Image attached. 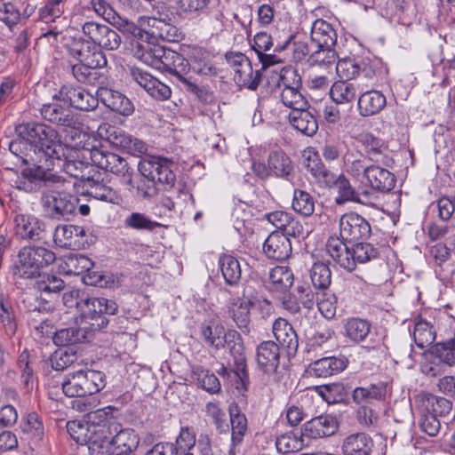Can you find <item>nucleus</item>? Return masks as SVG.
<instances>
[{
    "mask_svg": "<svg viewBox=\"0 0 455 455\" xmlns=\"http://www.w3.org/2000/svg\"><path fill=\"white\" fill-rule=\"evenodd\" d=\"M140 177L132 179L130 189H135L139 196L150 198L157 194V184L172 188L176 176L172 163L163 158L143 159L139 164Z\"/></svg>",
    "mask_w": 455,
    "mask_h": 455,
    "instance_id": "f257e3e1",
    "label": "nucleus"
},
{
    "mask_svg": "<svg viewBox=\"0 0 455 455\" xmlns=\"http://www.w3.org/2000/svg\"><path fill=\"white\" fill-rule=\"evenodd\" d=\"M105 387V375L100 371L79 370L67 375L61 384L68 397L91 395Z\"/></svg>",
    "mask_w": 455,
    "mask_h": 455,
    "instance_id": "f03ea898",
    "label": "nucleus"
},
{
    "mask_svg": "<svg viewBox=\"0 0 455 455\" xmlns=\"http://www.w3.org/2000/svg\"><path fill=\"white\" fill-rule=\"evenodd\" d=\"M55 260V253L45 247L26 246L19 251L14 274L22 278H33Z\"/></svg>",
    "mask_w": 455,
    "mask_h": 455,
    "instance_id": "7ed1b4c3",
    "label": "nucleus"
},
{
    "mask_svg": "<svg viewBox=\"0 0 455 455\" xmlns=\"http://www.w3.org/2000/svg\"><path fill=\"white\" fill-rule=\"evenodd\" d=\"M82 319L92 330H101L108 324L107 315H115L117 311L116 302L105 298H86L76 302Z\"/></svg>",
    "mask_w": 455,
    "mask_h": 455,
    "instance_id": "20e7f679",
    "label": "nucleus"
},
{
    "mask_svg": "<svg viewBox=\"0 0 455 455\" xmlns=\"http://www.w3.org/2000/svg\"><path fill=\"white\" fill-rule=\"evenodd\" d=\"M278 86L282 88L280 97L283 104L291 110L309 106L299 92L301 79L293 68H283L278 76Z\"/></svg>",
    "mask_w": 455,
    "mask_h": 455,
    "instance_id": "39448f33",
    "label": "nucleus"
},
{
    "mask_svg": "<svg viewBox=\"0 0 455 455\" xmlns=\"http://www.w3.org/2000/svg\"><path fill=\"white\" fill-rule=\"evenodd\" d=\"M228 66L234 72V81L239 86L256 90L261 80L259 70L254 71L250 60L242 52H228L225 54Z\"/></svg>",
    "mask_w": 455,
    "mask_h": 455,
    "instance_id": "423d86ee",
    "label": "nucleus"
},
{
    "mask_svg": "<svg viewBox=\"0 0 455 455\" xmlns=\"http://www.w3.org/2000/svg\"><path fill=\"white\" fill-rule=\"evenodd\" d=\"M41 203L47 216L60 220L68 219L75 212L77 198L64 192L44 188Z\"/></svg>",
    "mask_w": 455,
    "mask_h": 455,
    "instance_id": "0eeeda50",
    "label": "nucleus"
},
{
    "mask_svg": "<svg viewBox=\"0 0 455 455\" xmlns=\"http://www.w3.org/2000/svg\"><path fill=\"white\" fill-rule=\"evenodd\" d=\"M125 39L129 40L132 48H138L139 52H148L151 45H156L160 41L178 42L180 38V32L173 34L170 30H119Z\"/></svg>",
    "mask_w": 455,
    "mask_h": 455,
    "instance_id": "6e6552de",
    "label": "nucleus"
},
{
    "mask_svg": "<svg viewBox=\"0 0 455 455\" xmlns=\"http://www.w3.org/2000/svg\"><path fill=\"white\" fill-rule=\"evenodd\" d=\"M87 153L94 165L116 175L122 176L126 184L132 185V172L124 158L102 148H93L87 151Z\"/></svg>",
    "mask_w": 455,
    "mask_h": 455,
    "instance_id": "1a4fd4ad",
    "label": "nucleus"
},
{
    "mask_svg": "<svg viewBox=\"0 0 455 455\" xmlns=\"http://www.w3.org/2000/svg\"><path fill=\"white\" fill-rule=\"evenodd\" d=\"M98 133L110 144L126 149L132 155H142L148 150L147 145L143 141L132 138L116 126L107 123L99 126Z\"/></svg>",
    "mask_w": 455,
    "mask_h": 455,
    "instance_id": "9d476101",
    "label": "nucleus"
},
{
    "mask_svg": "<svg viewBox=\"0 0 455 455\" xmlns=\"http://www.w3.org/2000/svg\"><path fill=\"white\" fill-rule=\"evenodd\" d=\"M51 131L53 134L48 135V131H45L44 135H41L36 138L35 142V152L39 154L42 157V164L50 170L52 158H59L60 156H63L64 152L68 150L67 145L60 142L59 133L55 129L51 127Z\"/></svg>",
    "mask_w": 455,
    "mask_h": 455,
    "instance_id": "9b49d317",
    "label": "nucleus"
},
{
    "mask_svg": "<svg viewBox=\"0 0 455 455\" xmlns=\"http://www.w3.org/2000/svg\"><path fill=\"white\" fill-rule=\"evenodd\" d=\"M371 231L369 222L357 213H346L339 220V235L347 242L366 239L370 236Z\"/></svg>",
    "mask_w": 455,
    "mask_h": 455,
    "instance_id": "f8f14e48",
    "label": "nucleus"
},
{
    "mask_svg": "<svg viewBox=\"0 0 455 455\" xmlns=\"http://www.w3.org/2000/svg\"><path fill=\"white\" fill-rule=\"evenodd\" d=\"M41 115L44 119L60 126L75 128L76 124L70 106L56 97H53L52 102L43 105Z\"/></svg>",
    "mask_w": 455,
    "mask_h": 455,
    "instance_id": "ddd939ff",
    "label": "nucleus"
},
{
    "mask_svg": "<svg viewBox=\"0 0 455 455\" xmlns=\"http://www.w3.org/2000/svg\"><path fill=\"white\" fill-rule=\"evenodd\" d=\"M85 230L76 225H60L53 234L54 243L61 248L79 250L84 244Z\"/></svg>",
    "mask_w": 455,
    "mask_h": 455,
    "instance_id": "4468645a",
    "label": "nucleus"
},
{
    "mask_svg": "<svg viewBox=\"0 0 455 455\" xmlns=\"http://www.w3.org/2000/svg\"><path fill=\"white\" fill-rule=\"evenodd\" d=\"M71 51L77 56L79 60H82L85 62L87 67L99 68L107 64L104 54L94 40L76 41L71 47Z\"/></svg>",
    "mask_w": 455,
    "mask_h": 455,
    "instance_id": "2eb2a0df",
    "label": "nucleus"
},
{
    "mask_svg": "<svg viewBox=\"0 0 455 455\" xmlns=\"http://www.w3.org/2000/svg\"><path fill=\"white\" fill-rule=\"evenodd\" d=\"M387 395V385L383 381L355 387L353 401L359 405L379 406L384 403Z\"/></svg>",
    "mask_w": 455,
    "mask_h": 455,
    "instance_id": "dca6fc26",
    "label": "nucleus"
},
{
    "mask_svg": "<svg viewBox=\"0 0 455 455\" xmlns=\"http://www.w3.org/2000/svg\"><path fill=\"white\" fill-rule=\"evenodd\" d=\"M256 362L259 370L264 373H275L280 363L279 346L271 340L261 342L257 347Z\"/></svg>",
    "mask_w": 455,
    "mask_h": 455,
    "instance_id": "f3484780",
    "label": "nucleus"
},
{
    "mask_svg": "<svg viewBox=\"0 0 455 455\" xmlns=\"http://www.w3.org/2000/svg\"><path fill=\"white\" fill-rule=\"evenodd\" d=\"M362 182H364L374 190L386 193L395 188V177L387 169L377 164H371Z\"/></svg>",
    "mask_w": 455,
    "mask_h": 455,
    "instance_id": "a211bd4d",
    "label": "nucleus"
},
{
    "mask_svg": "<svg viewBox=\"0 0 455 455\" xmlns=\"http://www.w3.org/2000/svg\"><path fill=\"white\" fill-rule=\"evenodd\" d=\"M16 234L23 239L42 240L45 233V224L28 214H17L14 218Z\"/></svg>",
    "mask_w": 455,
    "mask_h": 455,
    "instance_id": "6ab92c4d",
    "label": "nucleus"
},
{
    "mask_svg": "<svg viewBox=\"0 0 455 455\" xmlns=\"http://www.w3.org/2000/svg\"><path fill=\"white\" fill-rule=\"evenodd\" d=\"M339 428L337 419L331 415L315 417L303 425V435L310 438H323L334 435Z\"/></svg>",
    "mask_w": 455,
    "mask_h": 455,
    "instance_id": "aec40b11",
    "label": "nucleus"
},
{
    "mask_svg": "<svg viewBox=\"0 0 455 455\" xmlns=\"http://www.w3.org/2000/svg\"><path fill=\"white\" fill-rule=\"evenodd\" d=\"M263 251L267 258L282 261L291 254V243L280 231L272 232L263 244Z\"/></svg>",
    "mask_w": 455,
    "mask_h": 455,
    "instance_id": "412c9836",
    "label": "nucleus"
},
{
    "mask_svg": "<svg viewBox=\"0 0 455 455\" xmlns=\"http://www.w3.org/2000/svg\"><path fill=\"white\" fill-rule=\"evenodd\" d=\"M345 241L341 236H331L326 243V252L336 264L346 270L353 271L355 269L354 258Z\"/></svg>",
    "mask_w": 455,
    "mask_h": 455,
    "instance_id": "4be33fe9",
    "label": "nucleus"
},
{
    "mask_svg": "<svg viewBox=\"0 0 455 455\" xmlns=\"http://www.w3.org/2000/svg\"><path fill=\"white\" fill-rule=\"evenodd\" d=\"M84 194L94 199L111 204H118L120 196L117 192L103 180L88 177L83 184Z\"/></svg>",
    "mask_w": 455,
    "mask_h": 455,
    "instance_id": "5701e85b",
    "label": "nucleus"
},
{
    "mask_svg": "<svg viewBox=\"0 0 455 455\" xmlns=\"http://www.w3.org/2000/svg\"><path fill=\"white\" fill-rule=\"evenodd\" d=\"M48 171L49 169L45 168L44 164L36 169H23L21 176L25 180L22 181V186H20V188H24L31 192L40 189L41 188L42 189L46 188L50 182H57L56 177Z\"/></svg>",
    "mask_w": 455,
    "mask_h": 455,
    "instance_id": "b1692460",
    "label": "nucleus"
},
{
    "mask_svg": "<svg viewBox=\"0 0 455 455\" xmlns=\"http://www.w3.org/2000/svg\"><path fill=\"white\" fill-rule=\"evenodd\" d=\"M113 455H133L136 451L140 437L132 428L119 429L113 431L111 435Z\"/></svg>",
    "mask_w": 455,
    "mask_h": 455,
    "instance_id": "393cba45",
    "label": "nucleus"
},
{
    "mask_svg": "<svg viewBox=\"0 0 455 455\" xmlns=\"http://www.w3.org/2000/svg\"><path fill=\"white\" fill-rule=\"evenodd\" d=\"M253 303L245 297L232 298L228 306V314L235 325L244 333L250 331L251 307Z\"/></svg>",
    "mask_w": 455,
    "mask_h": 455,
    "instance_id": "a878e982",
    "label": "nucleus"
},
{
    "mask_svg": "<svg viewBox=\"0 0 455 455\" xmlns=\"http://www.w3.org/2000/svg\"><path fill=\"white\" fill-rule=\"evenodd\" d=\"M387 105L386 96L378 90H370L358 97V113L363 117L379 114Z\"/></svg>",
    "mask_w": 455,
    "mask_h": 455,
    "instance_id": "bb28decb",
    "label": "nucleus"
},
{
    "mask_svg": "<svg viewBox=\"0 0 455 455\" xmlns=\"http://www.w3.org/2000/svg\"><path fill=\"white\" fill-rule=\"evenodd\" d=\"M288 119L295 130L306 136H313L318 130L317 120L308 107L291 110Z\"/></svg>",
    "mask_w": 455,
    "mask_h": 455,
    "instance_id": "cd10ccee",
    "label": "nucleus"
},
{
    "mask_svg": "<svg viewBox=\"0 0 455 455\" xmlns=\"http://www.w3.org/2000/svg\"><path fill=\"white\" fill-rule=\"evenodd\" d=\"M113 431L108 428L96 427L92 431L86 445L88 446L89 455H113V446L111 443V435Z\"/></svg>",
    "mask_w": 455,
    "mask_h": 455,
    "instance_id": "c85d7f7f",
    "label": "nucleus"
},
{
    "mask_svg": "<svg viewBox=\"0 0 455 455\" xmlns=\"http://www.w3.org/2000/svg\"><path fill=\"white\" fill-rule=\"evenodd\" d=\"M373 441L364 433H355L347 436L341 445L344 455H371Z\"/></svg>",
    "mask_w": 455,
    "mask_h": 455,
    "instance_id": "c756f323",
    "label": "nucleus"
},
{
    "mask_svg": "<svg viewBox=\"0 0 455 455\" xmlns=\"http://www.w3.org/2000/svg\"><path fill=\"white\" fill-rule=\"evenodd\" d=\"M273 333L280 347L295 352L299 346L298 337L293 327L283 318L276 319L273 323Z\"/></svg>",
    "mask_w": 455,
    "mask_h": 455,
    "instance_id": "7c9ffc66",
    "label": "nucleus"
},
{
    "mask_svg": "<svg viewBox=\"0 0 455 455\" xmlns=\"http://www.w3.org/2000/svg\"><path fill=\"white\" fill-rule=\"evenodd\" d=\"M100 92L102 101L111 110L124 116L132 113L133 105L124 94L108 89H101Z\"/></svg>",
    "mask_w": 455,
    "mask_h": 455,
    "instance_id": "2f4dec72",
    "label": "nucleus"
},
{
    "mask_svg": "<svg viewBox=\"0 0 455 455\" xmlns=\"http://www.w3.org/2000/svg\"><path fill=\"white\" fill-rule=\"evenodd\" d=\"M70 106L82 111H91L98 107L99 100L96 96L84 88H70L65 92Z\"/></svg>",
    "mask_w": 455,
    "mask_h": 455,
    "instance_id": "473e14b6",
    "label": "nucleus"
},
{
    "mask_svg": "<svg viewBox=\"0 0 455 455\" xmlns=\"http://www.w3.org/2000/svg\"><path fill=\"white\" fill-rule=\"evenodd\" d=\"M67 148L68 150L65 151L63 156H60L59 158L52 159L51 166L54 165V160H57L58 162L62 161L63 163L60 166L66 173L71 177L83 179V168L84 166L83 162L76 160L79 157V150L75 147L68 145Z\"/></svg>",
    "mask_w": 455,
    "mask_h": 455,
    "instance_id": "72a5a7b5",
    "label": "nucleus"
},
{
    "mask_svg": "<svg viewBox=\"0 0 455 455\" xmlns=\"http://www.w3.org/2000/svg\"><path fill=\"white\" fill-rule=\"evenodd\" d=\"M371 330V323L358 317H351L344 323L345 336L355 343L365 341Z\"/></svg>",
    "mask_w": 455,
    "mask_h": 455,
    "instance_id": "f704fd0d",
    "label": "nucleus"
},
{
    "mask_svg": "<svg viewBox=\"0 0 455 455\" xmlns=\"http://www.w3.org/2000/svg\"><path fill=\"white\" fill-rule=\"evenodd\" d=\"M435 328L430 322L420 316L414 319L413 339L419 348L430 346L435 341Z\"/></svg>",
    "mask_w": 455,
    "mask_h": 455,
    "instance_id": "c9c22d12",
    "label": "nucleus"
},
{
    "mask_svg": "<svg viewBox=\"0 0 455 455\" xmlns=\"http://www.w3.org/2000/svg\"><path fill=\"white\" fill-rule=\"evenodd\" d=\"M345 368L344 362L334 356L316 360L309 366V373L315 377L326 378L341 371Z\"/></svg>",
    "mask_w": 455,
    "mask_h": 455,
    "instance_id": "e433bc0d",
    "label": "nucleus"
},
{
    "mask_svg": "<svg viewBox=\"0 0 455 455\" xmlns=\"http://www.w3.org/2000/svg\"><path fill=\"white\" fill-rule=\"evenodd\" d=\"M357 94V86L346 80L333 83L330 89V97L336 104H347L355 100Z\"/></svg>",
    "mask_w": 455,
    "mask_h": 455,
    "instance_id": "4c0bfd02",
    "label": "nucleus"
},
{
    "mask_svg": "<svg viewBox=\"0 0 455 455\" xmlns=\"http://www.w3.org/2000/svg\"><path fill=\"white\" fill-rule=\"evenodd\" d=\"M219 265L226 283L231 286L238 284L242 277L239 261L231 255L223 254L219 259Z\"/></svg>",
    "mask_w": 455,
    "mask_h": 455,
    "instance_id": "58836bf2",
    "label": "nucleus"
},
{
    "mask_svg": "<svg viewBox=\"0 0 455 455\" xmlns=\"http://www.w3.org/2000/svg\"><path fill=\"white\" fill-rule=\"evenodd\" d=\"M90 332L79 327H68L57 331L53 336V342L59 347H67L79 342L89 341Z\"/></svg>",
    "mask_w": 455,
    "mask_h": 455,
    "instance_id": "ea45409f",
    "label": "nucleus"
},
{
    "mask_svg": "<svg viewBox=\"0 0 455 455\" xmlns=\"http://www.w3.org/2000/svg\"><path fill=\"white\" fill-rule=\"evenodd\" d=\"M268 169L277 177L289 178L293 172L291 159L282 150L272 151L267 158Z\"/></svg>",
    "mask_w": 455,
    "mask_h": 455,
    "instance_id": "a19ab883",
    "label": "nucleus"
},
{
    "mask_svg": "<svg viewBox=\"0 0 455 455\" xmlns=\"http://www.w3.org/2000/svg\"><path fill=\"white\" fill-rule=\"evenodd\" d=\"M91 4L98 15L101 16L106 21L116 28H121L128 25V20L116 13L109 5L108 0H91Z\"/></svg>",
    "mask_w": 455,
    "mask_h": 455,
    "instance_id": "79ce46f5",
    "label": "nucleus"
},
{
    "mask_svg": "<svg viewBox=\"0 0 455 455\" xmlns=\"http://www.w3.org/2000/svg\"><path fill=\"white\" fill-rule=\"evenodd\" d=\"M343 160L347 172L356 179H363L371 166V164L366 163V158L359 153L347 152Z\"/></svg>",
    "mask_w": 455,
    "mask_h": 455,
    "instance_id": "37998d69",
    "label": "nucleus"
},
{
    "mask_svg": "<svg viewBox=\"0 0 455 455\" xmlns=\"http://www.w3.org/2000/svg\"><path fill=\"white\" fill-rule=\"evenodd\" d=\"M192 378L196 379L198 385L208 393L217 394L220 391L221 386L217 376L202 366L192 368Z\"/></svg>",
    "mask_w": 455,
    "mask_h": 455,
    "instance_id": "c03bdc74",
    "label": "nucleus"
},
{
    "mask_svg": "<svg viewBox=\"0 0 455 455\" xmlns=\"http://www.w3.org/2000/svg\"><path fill=\"white\" fill-rule=\"evenodd\" d=\"M87 418L88 420L86 423L88 426L105 427L111 431L114 430V432H116L119 427V424L113 419L111 407H105L91 411L88 413Z\"/></svg>",
    "mask_w": 455,
    "mask_h": 455,
    "instance_id": "a18cd8bd",
    "label": "nucleus"
},
{
    "mask_svg": "<svg viewBox=\"0 0 455 455\" xmlns=\"http://www.w3.org/2000/svg\"><path fill=\"white\" fill-rule=\"evenodd\" d=\"M306 35L304 33L297 32L296 34H291L286 36V39L283 43H277L275 45V51H283L284 50L289 44L293 41V58L294 60L300 61L307 55L309 54L310 49L307 42H304L302 39Z\"/></svg>",
    "mask_w": 455,
    "mask_h": 455,
    "instance_id": "49530a36",
    "label": "nucleus"
},
{
    "mask_svg": "<svg viewBox=\"0 0 455 455\" xmlns=\"http://www.w3.org/2000/svg\"><path fill=\"white\" fill-rule=\"evenodd\" d=\"M45 131H48L50 136L53 134L51 131V126L41 123H26L16 127L17 134L31 145H35L36 138L40 137V134L45 136Z\"/></svg>",
    "mask_w": 455,
    "mask_h": 455,
    "instance_id": "de8ad7c7",
    "label": "nucleus"
},
{
    "mask_svg": "<svg viewBox=\"0 0 455 455\" xmlns=\"http://www.w3.org/2000/svg\"><path fill=\"white\" fill-rule=\"evenodd\" d=\"M427 351L448 367L455 364V339H453L436 343Z\"/></svg>",
    "mask_w": 455,
    "mask_h": 455,
    "instance_id": "09e8293b",
    "label": "nucleus"
},
{
    "mask_svg": "<svg viewBox=\"0 0 455 455\" xmlns=\"http://www.w3.org/2000/svg\"><path fill=\"white\" fill-rule=\"evenodd\" d=\"M0 323L3 325L4 332L9 337H12L17 331L15 315L11 303L5 299L4 294H0Z\"/></svg>",
    "mask_w": 455,
    "mask_h": 455,
    "instance_id": "8fccbe9b",
    "label": "nucleus"
},
{
    "mask_svg": "<svg viewBox=\"0 0 455 455\" xmlns=\"http://www.w3.org/2000/svg\"><path fill=\"white\" fill-rule=\"evenodd\" d=\"M292 209L299 214L309 217L315 211V200L307 191L295 189L291 204Z\"/></svg>",
    "mask_w": 455,
    "mask_h": 455,
    "instance_id": "3c124183",
    "label": "nucleus"
},
{
    "mask_svg": "<svg viewBox=\"0 0 455 455\" xmlns=\"http://www.w3.org/2000/svg\"><path fill=\"white\" fill-rule=\"evenodd\" d=\"M64 270L68 275H81L90 271L93 267V262L86 256L68 255L65 259Z\"/></svg>",
    "mask_w": 455,
    "mask_h": 455,
    "instance_id": "603ef678",
    "label": "nucleus"
},
{
    "mask_svg": "<svg viewBox=\"0 0 455 455\" xmlns=\"http://www.w3.org/2000/svg\"><path fill=\"white\" fill-rule=\"evenodd\" d=\"M229 414L232 429V443L233 445H236L242 442L247 431V419L236 407L230 408Z\"/></svg>",
    "mask_w": 455,
    "mask_h": 455,
    "instance_id": "864d4df0",
    "label": "nucleus"
},
{
    "mask_svg": "<svg viewBox=\"0 0 455 455\" xmlns=\"http://www.w3.org/2000/svg\"><path fill=\"white\" fill-rule=\"evenodd\" d=\"M269 279L275 290L285 291L292 285L294 278L289 267L277 266L270 271Z\"/></svg>",
    "mask_w": 455,
    "mask_h": 455,
    "instance_id": "5fc2aeb1",
    "label": "nucleus"
},
{
    "mask_svg": "<svg viewBox=\"0 0 455 455\" xmlns=\"http://www.w3.org/2000/svg\"><path fill=\"white\" fill-rule=\"evenodd\" d=\"M95 428L96 427L88 426L86 422L73 420L67 423L68 433L78 444H86Z\"/></svg>",
    "mask_w": 455,
    "mask_h": 455,
    "instance_id": "6e6d98bb",
    "label": "nucleus"
},
{
    "mask_svg": "<svg viewBox=\"0 0 455 455\" xmlns=\"http://www.w3.org/2000/svg\"><path fill=\"white\" fill-rule=\"evenodd\" d=\"M95 33L90 36L92 40L96 41L100 48L107 50H116L119 47L123 35H119L116 30H93Z\"/></svg>",
    "mask_w": 455,
    "mask_h": 455,
    "instance_id": "4d7b16f0",
    "label": "nucleus"
},
{
    "mask_svg": "<svg viewBox=\"0 0 455 455\" xmlns=\"http://www.w3.org/2000/svg\"><path fill=\"white\" fill-rule=\"evenodd\" d=\"M310 278L315 289L325 290L331 284V270L324 263H315L310 270Z\"/></svg>",
    "mask_w": 455,
    "mask_h": 455,
    "instance_id": "13d9d810",
    "label": "nucleus"
},
{
    "mask_svg": "<svg viewBox=\"0 0 455 455\" xmlns=\"http://www.w3.org/2000/svg\"><path fill=\"white\" fill-rule=\"evenodd\" d=\"M202 335L204 340L210 345L219 349L224 347L226 344V330L222 325L212 324L202 327Z\"/></svg>",
    "mask_w": 455,
    "mask_h": 455,
    "instance_id": "bf43d9fd",
    "label": "nucleus"
},
{
    "mask_svg": "<svg viewBox=\"0 0 455 455\" xmlns=\"http://www.w3.org/2000/svg\"><path fill=\"white\" fill-rule=\"evenodd\" d=\"M335 188L338 192V196L335 199L337 204H342L348 201L360 202L355 188L344 175L338 176Z\"/></svg>",
    "mask_w": 455,
    "mask_h": 455,
    "instance_id": "052dcab7",
    "label": "nucleus"
},
{
    "mask_svg": "<svg viewBox=\"0 0 455 455\" xmlns=\"http://www.w3.org/2000/svg\"><path fill=\"white\" fill-rule=\"evenodd\" d=\"M427 409L431 414H435V417H440L443 419H448L452 411V403L450 400L429 395L427 397Z\"/></svg>",
    "mask_w": 455,
    "mask_h": 455,
    "instance_id": "680f3d73",
    "label": "nucleus"
},
{
    "mask_svg": "<svg viewBox=\"0 0 455 455\" xmlns=\"http://www.w3.org/2000/svg\"><path fill=\"white\" fill-rule=\"evenodd\" d=\"M449 367L427 351L423 353V361L420 370L423 374L428 377H436L444 373Z\"/></svg>",
    "mask_w": 455,
    "mask_h": 455,
    "instance_id": "e2e57ef3",
    "label": "nucleus"
},
{
    "mask_svg": "<svg viewBox=\"0 0 455 455\" xmlns=\"http://www.w3.org/2000/svg\"><path fill=\"white\" fill-rule=\"evenodd\" d=\"M337 55L331 49H320L309 55L307 62L311 67L331 68L336 64Z\"/></svg>",
    "mask_w": 455,
    "mask_h": 455,
    "instance_id": "0e129e2a",
    "label": "nucleus"
},
{
    "mask_svg": "<svg viewBox=\"0 0 455 455\" xmlns=\"http://www.w3.org/2000/svg\"><path fill=\"white\" fill-rule=\"evenodd\" d=\"M337 75L340 80L350 81L354 79L361 70L360 66L352 58H344L335 64Z\"/></svg>",
    "mask_w": 455,
    "mask_h": 455,
    "instance_id": "69168bd1",
    "label": "nucleus"
},
{
    "mask_svg": "<svg viewBox=\"0 0 455 455\" xmlns=\"http://www.w3.org/2000/svg\"><path fill=\"white\" fill-rule=\"evenodd\" d=\"M303 441L293 433H286L278 436L275 446L280 453H290L301 449Z\"/></svg>",
    "mask_w": 455,
    "mask_h": 455,
    "instance_id": "338daca9",
    "label": "nucleus"
},
{
    "mask_svg": "<svg viewBox=\"0 0 455 455\" xmlns=\"http://www.w3.org/2000/svg\"><path fill=\"white\" fill-rule=\"evenodd\" d=\"M358 141L364 147L366 152L370 156V160L379 163V159L378 156H382L383 158L385 156L381 154V143L380 140L373 136L370 132H363L359 134L358 136Z\"/></svg>",
    "mask_w": 455,
    "mask_h": 455,
    "instance_id": "774afa93",
    "label": "nucleus"
}]
</instances>
